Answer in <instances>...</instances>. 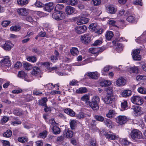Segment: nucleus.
Listing matches in <instances>:
<instances>
[{
    "label": "nucleus",
    "instance_id": "obj_1",
    "mask_svg": "<svg viewBox=\"0 0 146 146\" xmlns=\"http://www.w3.org/2000/svg\"><path fill=\"white\" fill-rule=\"evenodd\" d=\"M100 99L97 96H94L92 100V101L89 103V105L94 110H97L99 108V103Z\"/></svg>",
    "mask_w": 146,
    "mask_h": 146
},
{
    "label": "nucleus",
    "instance_id": "obj_2",
    "mask_svg": "<svg viewBox=\"0 0 146 146\" xmlns=\"http://www.w3.org/2000/svg\"><path fill=\"white\" fill-rule=\"evenodd\" d=\"M130 135L131 138L133 140L141 139L143 135L141 131L138 129H133L131 132Z\"/></svg>",
    "mask_w": 146,
    "mask_h": 146
},
{
    "label": "nucleus",
    "instance_id": "obj_3",
    "mask_svg": "<svg viewBox=\"0 0 146 146\" xmlns=\"http://www.w3.org/2000/svg\"><path fill=\"white\" fill-rule=\"evenodd\" d=\"M52 17L54 19L57 20H61L65 17V13L60 11H54L52 14Z\"/></svg>",
    "mask_w": 146,
    "mask_h": 146
},
{
    "label": "nucleus",
    "instance_id": "obj_4",
    "mask_svg": "<svg viewBox=\"0 0 146 146\" xmlns=\"http://www.w3.org/2000/svg\"><path fill=\"white\" fill-rule=\"evenodd\" d=\"M131 101L133 104L137 105H141L143 103V99L139 96L133 95L131 97Z\"/></svg>",
    "mask_w": 146,
    "mask_h": 146
},
{
    "label": "nucleus",
    "instance_id": "obj_5",
    "mask_svg": "<svg viewBox=\"0 0 146 146\" xmlns=\"http://www.w3.org/2000/svg\"><path fill=\"white\" fill-rule=\"evenodd\" d=\"M104 135L106 138L111 140H117L119 138V136L115 133H113L112 131H110L108 132H105Z\"/></svg>",
    "mask_w": 146,
    "mask_h": 146
},
{
    "label": "nucleus",
    "instance_id": "obj_6",
    "mask_svg": "<svg viewBox=\"0 0 146 146\" xmlns=\"http://www.w3.org/2000/svg\"><path fill=\"white\" fill-rule=\"evenodd\" d=\"M0 63L3 67L6 68H9L11 66L10 58L8 56H6L0 61Z\"/></svg>",
    "mask_w": 146,
    "mask_h": 146
},
{
    "label": "nucleus",
    "instance_id": "obj_7",
    "mask_svg": "<svg viewBox=\"0 0 146 146\" xmlns=\"http://www.w3.org/2000/svg\"><path fill=\"white\" fill-rule=\"evenodd\" d=\"M91 38L90 35L87 33L81 36L80 40L82 43L87 44L90 42Z\"/></svg>",
    "mask_w": 146,
    "mask_h": 146
},
{
    "label": "nucleus",
    "instance_id": "obj_8",
    "mask_svg": "<svg viewBox=\"0 0 146 146\" xmlns=\"http://www.w3.org/2000/svg\"><path fill=\"white\" fill-rule=\"evenodd\" d=\"M116 122L120 125H123L126 123L128 120L127 117L125 115H119L116 118Z\"/></svg>",
    "mask_w": 146,
    "mask_h": 146
},
{
    "label": "nucleus",
    "instance_id": "obj_9",
    "mask_svg": "<svg viewBox=\"0 0 146 146\" xmlns=\"http://www.w3.org/2000/svg\"><path fill=\"white\" fill-rule=\"evenodd\" d=\"M125 15L128 16V17L126 19V20L127 21L131 23H135L136 22V18L134 16L131 15V13L130 11H126Z\"/></svg>",
    "mask_w": 146,
    "mask_h": 146
},
{
    "label": "nucleus",
    "instance_id": "obj_10",
    "mask_svg": "<svg viewBox=\"0 0 146 146\" xmlns=\"http://www.w3.org/2000/svg\"><path fill=\"white\" fill-rule=\"evenodd\" d=\"M88 76L90 79H97L98 78V74L97 72H86L84 75L85 78H86V76Z\"/></svg>",
    "mask_w": 146,
    "mask_h": 146
},
{
    "label": "nucleus",
    "instance_id": "obj_11",
    "mask_svg": "<svg viewBox=\"0 0 146 146\" xmlns=\"http://www.w3.org/2000/svg\"><path fill=\"white\" fill-rule=\"evenodd\" d=\"M87 27L85 25L83 26H78L75 28L76 32L78 34H81L84 33L86 30Z\"/></svg>",
    "mask_w": 146,
    "mask_h": 146
},
{
    "label": "nucleus",
    "instance_id": "obj_12",
    "mask_svg": "<svg viewBox=\"0 0 146 146\" xmlns=\"http://www.w3.org/2000/svg\"><path fill=\"white\" fill-rule=\"evenodd\" d=\"M54 8L53 3L49 2L45 4L43 9L45 11L50 12Z\"/></svg>",
    "mask_w": 146,
    "mask_h": 146
},
{
    "label": "nucleus",
    "instance_id": "obj_13",
    "mask_svg": "<svg viewBox=\"0 0 146 146\" xmlns=\"http://www.w3.org/2000/svg\"><path fill=\"white\" fill-rule=\"evenodd\" d=\"M13 45L10 42L6 41L2 46V47L6 50L9 51L13 47Z\"/></svg>",
    "mask_w": 146,
    "mask_h": 146
},
{
    "label": "nucleus",
    "instance_id": "obj_14",
    "mask_svg": "<svg viewBox=\"0 0 146 146\" xmlns=\"http://www.w3.org/2000/svg\"><path fill=\"white\" fill-rule=\"evenodd\" d=\"M41 70L39 67L37 66H34L33 68V69L31 73L32 75L33 76H36L39 75Z\"/></svg>",
    "mask_w": 146,
    "mask_h": 146
},
{
    "label": "nucleus",
    "instance_id": "obj_15",
    "mask_svg": "<svg viewBox=\"0 0 146 146\" xmlns=\"http://www.w3.org/2000/svg\"><path fill=\"white\" fill-rule=\"evenodd\" d=\"M114 100V96H107L104 99V102L106 104H111Z\"/></svg>",
    "mask_w": 146,
    "mask_h": 146
},
{
    "label": "nucleus",
    "instance_id": "obj_16",
    "mask_svg": "<svg viewBox=\"0 0 146 146\" xmlns=\"http://www.w3.org/2000/svg\"><path fill=\"white\" fill-rule=\"evenodd\" d=\"M116 11L117 9L114 5H110L107 7V11L108 13L114 14Z\"/></svg>",
    "mask_w": 146,
    "mask_h": 146
},
{
    "label": "nucleus",
    "instance_id": "obj_17",
    "mask_svg": "<svg viewBox=\"0 0 146 146\" xmlns=\"http://www.w3.org/2000/svg\"><path fill=\"white\" fill-rule=\"evenodd\" d=\"M89 20L88 18L84 17H82L78 20L77 23L78 25L86 24L89 21Z\"/></svg>",
    "mask_w": 146,
    "mask_h": 146
},
{
    "label": "nucleus",
    "instance_id": "obj_18",
    "mask_svg": "<svg viewBox=\"0 0 146 146\" xmlns=\"http://www.w3.org/2000/svg\"><path fill=\"white\" fill-rule=\"evenodd\" d=\"M75 9L73 7L70 6H68L66 7L65 12L66 14L70 15L74 13Z\"/></svg>",
    "mask_w": 146,
    "mask_h": 146
},
{
    "label": "nucleus",
    "instance_id": "obj_19",
    "mask_svg": "<svg viewBox=\"0 0 146 146\" xmlns=\"http://www.w3.org/2000/svg\"><path fill=\"white\" fill-rule=\"evenodd\" d=\"M48 100L46 97L42 98L41 99L38 100V104L39 106L44 107L47 105L46 102Z\"/></svg>",
    "mask_w": 146,
    "mask_h": 146
},
{
    "label": "nucleus",
    "instance_id": "obj_20",
    "mask_svg": "<svg viewBox=\"0 0 146 146\" xmlns=\"http://www.w3.org/2000/svg\"><path fill=\"white\" fill-rule=\"evenodd\" d=\"M132 94V91L129 90H123L122 92L121 95L123 97L125 98L129 97Z\"/></svg>",
    "mask_w": 146,
    "mask_h": 146
},
{
    "label": "nucleus",
    "instance_id": "obj_21",
    "mask_svg": "<svg viewBox=\"0 0 146 146\" xmlns=\"http://www.w3.org/2000/svg\"><path fill=\"white\" fill-rule=\"evenodd\" d=\"M64 135H66L67 138H70L73 136V132L72 131L68 129L67 130L65 129L64 131Z\"/></svg>",
    "mask_w": 146,
    "mask_h": 146
},
{
    "label": "nucleus",
    "instance_id": "obj_22",
    "mask_svg": "<svg viewBox=\"0 0 146 146\" xmlns=\"http://www.w3.org/2000/svg\"><path fill=\"white\" fill-rule=\"evenodd\" d=\"M125 79L122 77L119 78L116 81V84L118 86H124L125 84Z\"/></svg>",
    "mask_w": 146,
    "mask_h": 146
},
{
    "label": "nucleus",
    "instance_id": "obj_23",
    "mask_svg": "<svg viewBox=\"0 0 146 146\" xmlns=\"http://www.w3.org/2000/svg\"><path fill=\"white\" fill-rule=\"evenodd\" d=\"M17 12L20 15H26L28 14V11L25 8H21L18 10Z\"/></svg>",
    "mask_w": 146,
    "mask_h": 146
},
{
    "label": "nucleus",
    "instance_id": "obj_24",
    "mask_svg": "<svg viewBox=\"0 0 146 146\" xmlns=\"http://www.w3.org/2000/svg\"><path fill=\"white\" fill-rule=\"evenodd\" d=\"M64 112L71 116L74 117L75 115V112L70 108L65 109Z\"/></svg>",
    "mask_w": 146,
    "mask_h": 146
},
{
    "label": "nucleus",
    "instance_id": "obj_25",
    "mask_svg": "<svg viewBox=\"0 0 146 146\" xmlns=\"http://www.w3.org/2000/svg\"><path fill=\"white\" fill-rule=\"evenodd\" d=\"M128 71L130 73H138V69L137 67L133 66L128 68Z\"/></svg>",
    "mask_w": 146,
    "mask_h": 146
},
{
    "label": "nucleus",
    "instance_id": "obj_26",
    "mask_svg": "<svg viewBox=\"0 0 146 146\" xmlns=\"http://www.w3.org/2000/svg\"><path fill=\"white\" fill-rule=\"evenodd\" d=\"M13 113L16 115H21L23 114V111L20 109L16 108L14 110Z\"/></svg>",
    "mask_w": 146,
    "mask_h": 146
},
{
    "label": "nucleus",
    "instance_id": "obj_27",
    "mask_svg": "<svg viewBox=\"0 0 146 146\" xmlns=\"http://www.w3.org/2000/svg\"><path fill=\"white\" fill-rule=\"evenodd\" d=\"M111 84V82L107 80H104L100 82V86L106 87Z\"/></svg>",
    "mask_w": 146,
    "mask_h": 146
},
{
    "label": "nucleus",
    "instance_id": "obj_28",
    "mask_svg": "<svg viewBox=\"0 0 146 146\" xmlns=\"http://www.w3.org/2000/svg\"><path fill=\"white\" fill-rule=\"evenodd\" d=\"M89 28L91 31H95L98 29L97 24L96 23H92L89 26Z\"/></svg>",
    "mask_w": 146,
    "mask_h": 146
},
{
    "label": "nucleus",
    "instance_id": "obj_29",
    "mask_svg": "<svg viewBox=\"0 0 146 146\" xmlns=\"http://www.w3.org/2000/svg\"><path fill=\"white\" fill-rule=\"evenodd\" d=\"M87 92L88 90L86 87L80 88L76 91V92L78 94L84 93Z\"/></svg>",
    "mask_w": 146,
    "mask_h": 146
},
{
    "label": "nucleus",
    "instance_id": "obj_30",
    "mask_svg": "<svg viewBox=\"0 0 146 146\" xmlns=\"http://www.w3.org/2000/svg\"><path fill=\"white\" fill-rule=\"evenodd\" d=\"M12 131L10 129H8L3 134L4 137L9 138L12 135Z\"/></svg>",
    "mask_w": 146,
    "mask_h": 146
},
{
    "label": "nucleus",
    "instance_id": "obj_31",
    "mask_svg": "<svg viewBox=\"0 0 146 146\" xmlns=\"http://www.w3.org/2000/svg\"><path fill=\"white\" fill-rule=\"evenodd\" d=\"M27 75V74H26L23 71H19L18 72V76L22 79H24L25 80H26V77Z\"/></svg>",
    "mask_w": 146,
    "mask_h": 146
},
{
    "label": "nucleus",
    "instance_id": "obj_32",
    "mask_svg": "<svg viewBox=\"0 0 146 146\" xmlns=\"http://www.w3.org/2000/svg\"><path fill=\"white\" fill-rule=\"evenodd\" d=\"M113 33L111 31L107 32L105 35L106 39L108 40H110L113 37Z\"/></svg>",
    "mask_w": 146,
    "mask_h": 146
},
{
    "label": "nucleus",
    "instance_id": "obj_33",
    "mask_svg": "<svg viewBox=\"0 0 146 146\" xmlns=\"http://www.w3.org/2000/svg\"><path fill=\"white\" fill-rule=\"evenodd\" d=\"M17 140L19 142L23 143L27 142L28 139L26 137L23 136L19 137Z\"/></svg>",
    "mask_w": 146,
    "mask_h": 146
},
{
    "label": "nucleus",
    "instance_id": "obj_34",
    "mask_svg": "<svg viewBox=\"0 0 146 146\" xmlns=\"http://www.w3.org/2000/svg\"><path fill=\"white\" fill-rule=\"evenodd\" d=\"M70 52L72 55H78L79 54V51L77 48L72 47L70 50Z\"/></svg>",
    "mask_w": 146,
    "mask_h": 146
},
{
    "label": "nucleus",
    "instance_id": "obj_35",
    "mask_svg": "<svg viewBox=\"0 0 146 146\" xmlns=\"http://www.w3.org/2000/svg\"><path fill=\"white\" fill-rule=\"evenodd\" d=\"M52 129L53 131V133L55 135L58 134L60 133V129L57 126H54Z\"/></svg>",
    "mask_w": 146,
    "mask_h": 146
},
{
    "label": "nucleus",
    "instance_id": "obj_36",
    "mask_svg": "<svg viewBox=\"0 0 146 146\" xmlns=\"http://www.w3.org/2000/svg\"><path fill=\"white\" fill-rule=\"evenodd\" d=\"M17 2L19 5L21 6L27 5L29 3L28 0H17Z\"/></svg>",
    "mask_w": 146,
    "mask_h": 146
},
{
    "label": "nucleus",
    "instance_id": "obj_37",
    "mask_svg": "<svg viewBox=\"0 0 146 146\" xmlns=\"http://www.w3.org/2000/svg\"><path fill=\"white\" fill-rule=\"evenodd\" d=\"M115 111L112 110H110L106 114L107 117L111 118L112 117H113L115 114Z\"/></svg>",
    "mask_w": 146,
    "mask_h": 146
},
{
    "label": "nucleus",
    "instance_id": "obj_38",
    "mask_svg": "<svg viewBox=\"0 0 146 146\" xmlns=\"http://www.w3.org/2000/svg\"><path fill=\"white\" fill-rule=\"evenodd\" d=\"M94 117L96 121H98L103 122L104 119V118L101 115H96L94 116Z\"/></svg>",
    "mask_w": 146,
    "mask_h": 146
},
{
    "label": "nucleus",
    "instance_id": "obj_39",
    "mask_svg": "<svg viewBox=\"0 0 146 146\" xmlns=\"http://www.w3.org/2000/svg\"><path fill=\"white\" fill-rule=\"evenodd\" d=\"M123 48V46L122 44L120 43H118L117 44L115 49L117 52H120L122 51Z\"/></svg>",
    "mask_w": 146,
    "mask_h": 146
},
{
    "label": "nucleus",
    "instance_id": "obj_40",
    "mask_svg": "<svg viewBox=\"0 0 146 146\" xmlns=\"http://www.w3.org/2000/svg\"><path fill=\"white\" fill-rule=\"evenodd\" d=\"M24 68L27 70H30L32 68V66L29 63L26 62L24 63L23 65Z\"/></svg>",
    "mask_w": 146,
    "mask_h": 146
},
{
    "label": "nucleus",
    "instance_id": "obj_41",
    "mask_svg": "<svg viewBox=\"0 0 146 146\" xmlns=\"http://www.w3.org/2000/svg\"><path fill=\"white\" fill-rule=\"evenodd\" d=\"M76 122L74 120H71L70 123V125L71 129H75L76 127Z\"/></svg>",
    "mask_w": 146,
    "mask_h": 146
},
{
    "label": "nucleus",
    "instance_id": "obj_42",
    "mask_svg": "<svg viewBox=\"0 0 146 146\" xmlns=\"http://www.w3.org/2000/svg\"><path fill=\"white\" fill-rule=\"evenodd\" d=\"M33 96L31 94H27L25 97V101L26 102H29L33 100Z\"/></svg>",
    "mask_w": 146,
    "mask_h": 146
},
{
    "label": "nucleus",
    "instance_id": "obj_43",
    "mask_svg": "<svg viewBox=\"0 0 146 146\" xmlns=\"http://www.w3.org/2000/svg\"><path fill=\"white\" fill-rule=\"evenodd\" d=\"M141 108L139 106H133L132 109L135 113H138L141 111Z\"/></svg>",
    "mask_w": 146,
    "mask_h": 146
},
{
    "label": "nucleus",
    "instance_id": "obj_44",
    "mask_svg": "<svg viewBox=\"0 0 146 146\" xmlns=\"http://www.w3.org/2000/svg\"><path fill=\"white\" fill-rule=\"evenodd\" d=\"M110 69V67L109 66H105L101 71L102 74L105 75L106 73L108 72Z\"/></svg>",
    "mask_w": 146,
    "mask_h": 146
},
{
    "label": "nucleus",
    "instance_id": "obj_45",
    "mask_svg": "<svg viewBox=\"0 0 146 146\" xmlns=\"http://www.w3.org/2000/svg\"><path fill=\"white\" fill-rule=\"evenodd\" d=\"M131 143L126 138L123 139L121 141V143L124 146L128 145L130 144Z\"/></svg>",
    "mask_w": 146,
    "mask_h": 146
},
{
    "label": "nucleus",
    "instance_id": "obj_46",
    "mask_svg": "<svg viewBox=\"0 0 146 146\" xmlns=\"http://www.w3.org/2000/svg\"><path fill=\"white\" fill-rule=\"evenodd\" d=\"M104 123L106 125L110 128H112V121L110 119H106L104 121Z\"/></svg>",
    "mask_w": 146,
    "mask_h": 146
},
{
    "label": "nucleus",
    "instance_id": "obj_47",
    "mask_svg": "<svg viewBox=\"0 0 146 146\" xmlns=\"http://www.w3.org/2000/svg\"><path fill=\"white\" fill-rule=\"evenodd\" d=\"M27 59L28 61L32 62H35L36 60V58L35 56H29Z\"/></svg>",
    "mask_w": 146,
    "mask_h": 146
},
{
    "label": "nucleus",
    "instance_id": "obj_48",
    "mask_svg": "<svg viewBox=\"0 0 146 146\" xmlns=\"http://www.w3.org/2000/svg\"><path fill=\"white\" fill-rule=\"evenodd\" d=\"M127 101H124L123 102H121V107L123 110L127 109Z\"/></svg>",
    "mask_w": 146,
    "mask_h": 146
},
{
    "label": "nucleus",
    "instance_id": "obj_49",
    "mask_svg": "<svg viewBox=\"0 0 146 146\" xmlns=\"http://www.w3.org/2000/svg\"><path fill=\"white\" fill-rule=\"evenodd\" d=\"M64 7L63 4H57L54 8V11H60Z\"/></svg>",
    "mask_w": 146,
    "mask_h": 146
},
{
    "label": "nucleus",
    "instance_id": "obj_50",
    "mask_svg": "<svg viewBox=\"0 0 146 146\" xmlns=\"http://www.w3.org/2000/svg\"><path fill=\"white\" fill-rule=\"evenodd\" d=\"M98 48H91L89 49V51L92 54H98Z\"/></svg>",
    "mask_w": 146,
    "mask_h": 146
},
{
    "label": "nucleus",
    "instance_id": "obj_51",
    "mask_svg": "<svg viewBox=\"0 0 146 146\" xmlns=\"http://www.w3.org/2000/svg\"><path fill=\"white\" fill-rule=\"evenodd\" d=\"M137 91L140 93L143 94H146V89L142 87L138 88Z\"/></svg>",
    "mask_w": 146,
    "mask_h": 146
},
{
    "label": "nucleus",
    "instance_id": "obj_52",
    "mask_svg": "<svg viewBox=\"0 0 146 146\" xmlns=\"http://www.w3.org/2000/svg\"><path fill=\"white\" fill-rule=\"evenodd\" d=\"M107 96H114L113 95V91L112 89L110 88H107Z\"/></svg>",
    "mask_w": 146,
    "mask_h": 146
},
{
    "label": "nucleus",
    "instance_id": "obj_53",
    "mask_svg": "<svg viewBox=\"0 0 146 146\" xmlns=\"http://www.w3.org/2000/svg\"><path fill=\"white\" fill-rule=\"evenodd\" d=\"M81 99L82 101L87 102L89 100V97L88 95L85 94L81 98Z\"/></svg>",
    "mask_w": 146,
    "mask_h": 146
},
{
    "label": "nucleus",
    "instance_id": "obj_54",
    "mask_svg": "<svg viewBox=\"0 0 146 146\" xmlns=\"http://www.w3.org/2000/svg\"><path fill=\"white\" fill-rule=\"evenodd\" d=\"M92 3L93 5L97 6L100 4L101 0H92Z\"/></svg>",
    "mask_w": 146,
    "mask_h": 146
},
{
    "label": "nucleus",
    "instance_id": "obj_55",
    "mask_svg": "<svg viewBox=\"0 0 146 146\" xmlns=\"http://www.w3.org/2000/svg\"><path fill=\"white\" fill-rule=\"evenodd\" d=\"M21 29V27L17 26H12L10 29L11 30L13 31H19Z\"/></svg>",
    "mask_w": 146,
    "mask_h": 146
},
{
    "label": "nucleus",
    "instance_id": "obj_56",
    "mask_svg": "<svg viewBox=\"0 0 146 146\" xmlns=\"http://www.w3.org/2000/svg\"><path fill=\"white\" fill-rule=\"evenodd\" d=\"M141 50L140 48L133 50H132V53L133 55H138L140 53Z\"/></svg>",
    "mask_w": 146,
    "mask_h": 146
},
{
    "label": "nucleus",
    "instance_id": "obj_57",
    "mask_svg": "<svg viewBox=\"0 0 146 146\" xmlns=\"http://www.w3.org/2000/svg\"><path fill=\"white\" fill-rule=\"evenodd\" d=\"M11 22L9 21H4L2 22V25L4 27H5L8 26L10 23Z\"/></svg>",
    "mask_w": 146,
    "mask_h": 146
},
{
    "label": "nucleus",
    "instance_id": "obj_58",
    "mask_svg": "<svg viewBox=\"0 0 146 146\" xmlns=\"http://www.w3.org/2000/svg\"><path fill=\"white\" fill-rule=\"evenodd\" d=\"M102 43V41L100 40H96L94 44L92 45L94 46H97L100 45Z\"/></svg>",
    "mask_w": 146,
    "mask_h": 146
},
{
    "label": "nucleus",
    "instance_id": "obj_59",
    "mask_svg": "<svg viewBox=\"0 0 146 146\" xmlns=\"http://www.w3.org/2000/svg\"><path fill=\"white\" fill-rule=\"evenodd\" d=\"M68 1L69 5L72 6L75 5L78 3L77 0H68Z\"/></svg>",
    "mask_w": 146,
    "mask_h": 146
},
{
    "label": "nucleus",
    "instance_id": "obj_60",
    "mask_svg": "<svg viewBox=\"0 0 146 146\" xmlns=\"http://www.w3.org/2000/svg\"><path fill=\"white\" fill-rule=\"evenodd\" d=\"M9 118L8 117L4 116L1 120V122L3 123H5L8 121Z\"/></svg>",
    "mask_w": 146,
    "mask_h": 146
},
{
    "label": "nucleus",
    "instance_id": "obj_61",
    "mask_svg": "<svg viewBox=\"0 0 146 146\" xmlns=\"http://www.w3.org/2000/svg\"><path fill=\"white\" fill-rule=\"evenodd\" d=\"M47 132L46 131H45L44 132L40 133H39V136L43 138H45L47 135Z\"/></svg>",
    "mask_w": 146,
    "mask_h": 146
},
{
    "label": "nucleus",
    "instance_id": "obj_62",
    "mask_svg": "<svg viewBox=\"0 0 146 146\" xmlns=\"http://www.w3.org/2000/svg\"><path fill=\"white\" fill-rule=\"evenodd\" d=\"M58 55H52L50 57V59L53 62H55L58 60L57 57Z\"/></svg>",
    "mask_w": 146,
    "mask_h": 146
},
{
    "label": "nucleus",
    "instance_id": "obj_63",
    "mask_svg": "<svg viewBox=\"0 0 146 146\" xmlns=\"http://www.w3.org/2000/svg\"><path fill=\"white\" fill-rule=\"evenodd\" d=\"M52 86H53V84L52 83H48L46 85H44V87L47 89L50 90L52 89Z\"/></svg>",
    "mask_w": 146,
    "mask_h": 146
},
{
    "label": "nucleus",
    "instance_id": "obj_64",
    "mask_svg": "<svg viewBox=\"0 0 146 146\" xmlns=\"http://www.w3.org/2000/svg\"><path fill=\"white\" fill-rule=\"evenodd\" d=\"M44 111L46 113L48 112H50L52 111L51 108L50 107H48L46 105L44 106Z\"/></svg>",
    "mask_w": 146,
    "mask_h": 146
}]
</instances>
